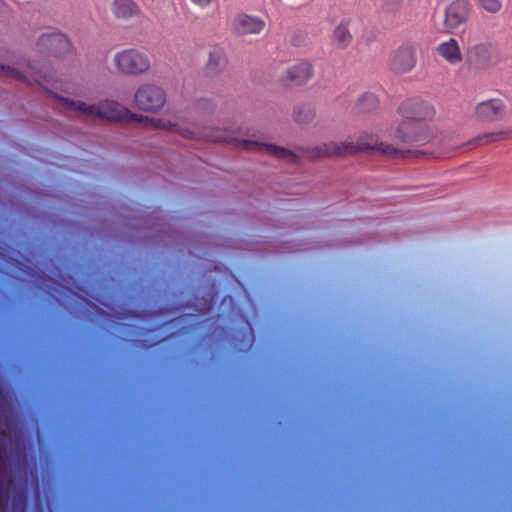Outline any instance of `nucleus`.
I'll return each instance as SVG.
<instances>
[{
    "label": "nucleus",
    "mask_w": 512,
    "mask_h": 512,
    "mask_svg": "<svg viewBox=\"0 0 512 512\" xmlns=\"http://www.w3.org/2000/svg\"><path fill=\"white\" fill-rule=\"evenodd\" d=\"M397 113L404 120L395 128L393 132L394 139L409 146L432 144L435 148L430 151L401 150L394 147L392 144L378 142L377 137L373 134H364L359 137L357 143L349 141H331L319 145L312 150L311 157L315 159L342 157L354 155L360 151H376L381 155L390 157H405L410 154H429L433 157H446L454 151L453 147H438L437 145L441 141L436 138L433 129L426 124L419 123L420 121L429 120L434 117L435 110L430 103L419 98L407 99L399 105Z\"/></svg>",
    "instance_id": "obj_1"
},
{
    "label": "nucleus",
    "mask_w": 512,
    "mask_h": 512,
    "mask_svg": "<svg viewBox=\"0 0 512 512\" xmlns=\"http://www.w3.org/2000/svg\"><path fill=\"white\" fill-rule=\"evenodd\" d=\"M39 52L62 58L72 54V45L67 36L61 32L54 31L43 33L36 42Z\"/></svg>",
    "instance_id": "obj_7"
},
{
    "label": "nucleus",
    "mask_w": 512,
    "mask_h": 512,
    "mask_svg": "<svg viewBox=\"0 0 512 512\" xmlns=\"http://www.w3.org/2000/svg\"><path fill=\"white\" fill-rule=\"evenodd\" d=\"M114 65L123 75L137 76L146 73L150 69L151 62L145 52L129 48L115 54Z\"/></svg>",
    "instance_id": "obj_4"
},
{
    "label": "nucleus",
    "mask_w": 512,
    "mask_h": 512,
    "mask_svg": "<svg viewBox=\"0 0 512 512\" xmlns=\"http://www.w3.org/2000/svg\"><path fill=\"white\" fill-rule=\"evenodd\" d=\"M166 103V93L158 85L145 83L134 94L135 106L145 112H157Z\"/></svg>",
    "instance_id": "obj_6"
},
{
    "label": "nucleus",
    "mask_w": 512,
    "mask_h": 512,
    "mask_svg": "<svg viewBox=\"0 0 512 512\" xmlns=\"http://www.w3.org/2000/svg\"><path fill=\"white\" fill-rule=\"evenodd\" d=\"M468 0H454L445 8L444 26L448 31L457 29L466 23L470 15Z\"/></svg>",
    "instance_id": "obj_8"
},
{
    "label": "nucleus",
    "mask_w": 512,
    "mask_h": 512,
    "mask_svg": "<svg viewBox=\"0 0 512 512\" xmlns=\"http://www.w3.org/2000/svg\"><path fill=\"white\" fill-rule=\"evenodd\" d=\"M295 118H296V120H297V121H299V122H300V121H305V120H307V117L302 118V117L300 116V114H296V115H295Z\"/></svg>",
    "instance_id": "obj_23"
},
{
    "label": "nucleus",
    "mask_w": 512,
    "mask_h": 512,
    "mask_svg": "<svg viewBox=\"0 0 512 512\" xmlns=\"http://www.w3.org/2000/svg\"><path fill=\"white\" fill-rule=\"evenodd\" d=\"M0 77L5 79L26 82L29 86L38 85L47 90L46 84L55 82L51 73L35 70L30 64L26 70H20L9 65H0Z\"/></svg>",
    "instance_id": "obj_5"
},
{
    "label": "nucleus",
    "mask_w": 512,
    "mask_h": 512,
    "mask_svg": "<svg viewBox=\"0 0 512 512\" xmlns=\"http://www.w3.org/2000/svg\"><path fill=\"white\" fill-rule=\"evenodd\" d=\"M507 134L508 132L506 131L485 133L482 136H479L477 139H475V142H479L481 144H490L503 139Z\"/></svg>",
    "instance_id": "obj_21"
},
{
    "label": "nucleus",
    "mask_w": 512,
    "mask_h": 512,
    "mask_svg": "<svg viewBox=\"0 0 512 512\" xmlns=\"http://www.w3.org/2000/svg\"><path fill=\"white\" fill-rule=\"evenodd\" d=\"M68 111L76 112L80 117L86 119H105L114 122L137 119L138 114L130 112L119 102L104 100L98 105H90L83 101H75L66 97L52 94Z\"/></svg>",
    "instance_id": "obj_3"
},
{
    "label": "nucleus",
    "mask_w": 512,
    "mask_h": 512,
    "mask_svg": "<svg viewBox=\"0 0 512 512\" xmlns=\"http://www.w3.org/2000/svg\"><path fill=\"white\" fill-rule=\"evenodd\" d=\"M416 50L409 43L402 44L391 56V68L397 73L409 72L416 64Z\"/></svg>",
    "instance_id": "obj_9"
},
{
    "label": "nucleus",
    "mask_w": 512,
    "mask_h": 512,
    "mask_svg": "<svg viewBox=\"0 0 512 512\" xmlns=\"http://www.w3.org/2000/svg\"><path fill=\"white\" fill-rule=\"evenodd\" d=\"M111 12L117 20L128 21L139 17L141 8L135 0H113Z\"/></svg>",
    "instance_id": "obj_13"
},
{
    "label": "nucleus",
    "mask_w": 512,
    "mask_h": 512,
    "mask_svg": "<svg viewBox=\"0 0 512 512\" xmlns=\"http://www.w3.org/2000/svg\"><path fill=\"white\" fill-rule=\"evenodd\" d=\"M349 25L350 21L342 20L333 31V42L340 49L347 48L351 43L352 35L349 31Z\"/></svg>",
    "instance_id": "obj_16"
},
{
    "label": "nucleus",
    "mask_w": 512,
    "mask_h": 512,
    "mask_svg": "<svg viewBox=\"0 0 512 512\" xmlns=\"http://www.w3.org/2000/svg\"><path fill=\"white\" fill-rule=\"evenodd\" d=\"M379 100L375 94L366 92L358 100L356 110L358 113H371L378 108Z\"/></svg>",
    "instance_id": "obj_17"
},
{
    "label": "nucleus",
    "mask_w": 512,
    "mask_h": 512,
    "mask_svg": "<svg viewBox=\"0 0 512 512\" xmlns=\"http://www.w3.org/2000/svg\"><path fill=\"white\" fill-rule=\"evenodd\" d=\"M264 27L262 19L247 14H240L233 21V30L238 35L259 34Z\"/></svg>",
    "instance_id": "obj_12"
},
{
    "label": "nucleus",
    "mask_w": 512,
    "mask_h": 512,
    "mask_svg": "<svg viewBox=\"0 0 512 512\" xmlns=\"http://www.w3.org/2000/svg\"><path fill=\"white\" fill-rule=\"evenodd\" d=\"M436 52L451 65H457L463 59L458 41L454 38L440 43L436 47Z\"/></svg>",
    "instance_id": "obj_15"
},
{
    "label": "nucleus",
    "mask_w": 512,
    "mask_h": 512,
    "mask_svg": "<svg viewBox=\"0 0 512 512\" xmlns=\"http://www.w3.org/2000/svg\"><path fill=\"white\" fill-rule=\"evenodd\" d=\"M403 5V0H383L381 4V12L387 15L398 13Z\"/></svg>",
    "instance_id": "obj_19"
},
{
    "label": "nucleus",
    "mask_w": 512,
    "mask_h": 512,
    "mask_svg": "<svg viewBox=\"0 0 512 512\" xmlns=\"http://www.w3.org/2000/svg\"><path fill=\"white\" fill-rule=\"evenodd\" d=\"M506 111L501 99H490L478 103L475 107V115L483 122H494L501 119Z\"/></svg>",
    "instance_id": "obj_10"
},
{
    "label": "nucleus",
    "mask_w": 512,
    "mask_h": 512,
    "mask_svg": "<svg viewBox=\"0 0 512 512\" xmlns=\"http://www.w3.org/2000/svg\"><path fill=\"white\" fill-rule=\"evenodd\" d=\"M313 76V66L310 62L302 61L286 70L284 81L292 86L305 84Z\"/></svg>",
    "instance_id": "obj_11"
},
{
    "label": "nucleus",
    "mask_w": 512,
    "mask_h": 512,
    "mask_svg": "<svg viewBox=\"0 0 512 512\" xmlns=\"http://www.w3.org/2000/svg\"><path fill=\"white\" fill-rule=\"evenodd\" d=\"M480 8L490 14H497L502 9L503 0H477Z\"/></svg>",
    "instance_id": "obj_20"
},
{
    "label": "nucleus",
    "mask_w": 512,
    "mask_h": 512,
    "mask_svg": "<svg viewBox=\"0 0 512 512\" xmlns=\"http://www.w3.org/2000/svg\"><path fill=\"white\" fill-rule=\"evenodd\" d=\"M134 121L142 122L146 127L152 129H162L166 131L175 132L180 134L182 137L188 139H202L206 141L223 142L227 144H232L236 148L242 150L256 151L273 155L279 159H283L291 163L297 161L296 155L292 151L287 150L283 147L255 140L239 139L236 136H234L233 132L223 131L218 128H204L202 130L197 131L181 129L177 124L172 123L168 120L160 118H149L143 115H138L137 119H134Z\"/></svg>",
    "instance_id": "obj_2"
},
{
    "label": "nucleus",
    "mask_w": 512,
    "mask_h": 512,
    "mask_svg": "<svg viewBox=\"0 0 512 512\" xmlns=\"http://www.w3.org/2000/svg\"><path fill=\"white\" fill-rule=\"evenodd\" d=\"M225 65V58L219 51H212L206 63V73L209 76L217 75Z\"/></svg>",
    "instance_id": "obj_18"
},
{
    "label": "nucleus",
    "mask_w": 512,
    "mask_h": 512,
    "mask_svg": "<svg viewBox=\"0 0 512 512\" xmlns=\"http://www.w3.org/2000/svg\"><path fill=\"white\" fill-rule=\"evenodd\" d=\"M212 0H191L194 4L200 6V7H207Z\"/></svg>",
    "instance_id": "obj_22"
},
{
    "label": "nucleus",
    "mask_w": 512,
    "mask_h": 512,
    "mask_svg": "<svg viewBox=\"0 0 512 512\" xmlns=\"http://www.w3.org/2000/svg\"><path fill=\"white\" fill-rule=\"evenodd\" d=\"M468 54L474 65L486 68L492 62L493 46L489 43H480L471 47Z\"/></svg>",
    "instance_id": "obj_14"
}]
</instances>
